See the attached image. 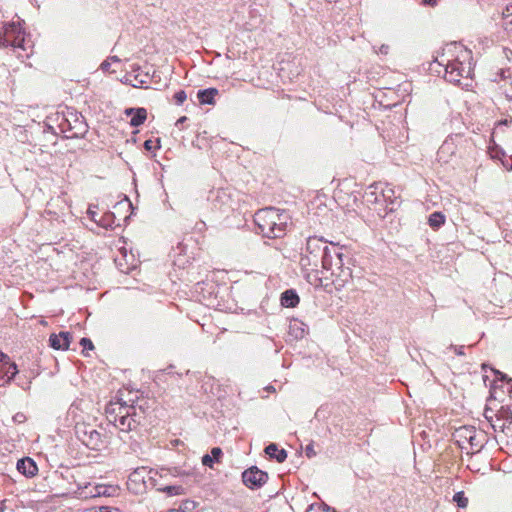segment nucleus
Segmentation results:
<instances>
[{"label": "nucleus", "mask_w": 512, "mask_h": 512, "mask_svg": "<svg viewBox=\"0 0 512 512\" xmlns=\"http://www.w3.org/2000/svg\"><path fill=\"white\" fill-rule=\"evenodd\" d=\"M439 65L445 67V77L449 82L461 84L462 79L472 76V53L462 45L451 43L447 45L440 59H436Z\"/></svg>", "instance_id": "f257e3e1"}, {"label": "nucleus", "mask_w": 512, "mask_h": 512, "mask_svg": "<svg viewBox=\"0 0 512 512\" xmlns=\"http://www.w3.org/2000/svg\"><path fill=\"white\" fill-rule=\"evenodd\" d=\"M289 216L285 212H280L274 207L261 209L255 214V223L259 232L267 238L281 237L286 229Z\"/></svg>", "instance_id": "f03ea898"}, {"label": "nucleus", "mask_w": 512, "mask_h": 512, "mask_svg": "<svg viewBox=\"0 0 512 512\" xmlns=\"http://www.w3.org/2000/svg\"><path fill=\"white\" fill-rule=\"evenodd\" d=\"M12 46L15 48H25V32L20 22H12L4 26L3 30V47Z\"/></svg>", "instance_id": "7ed1b4c3"}, {"label": "nucleus", "mask_w": 512, "mask_h": 512, "mask_svg": "<svg viewBox=\"0 0 512 512\" xmlns=\"http://www.w3.org/2000/svg\"><path fill=\"white\" fill-rule=\"evenodd\" d=\"M75 431L78 439L90 449L97 450L103 444L101 434L91 425L78 423Z\"/></svg>", "instance_id": "20e7f679"}, {"label": "nucleus", "mask_w": 512, "mask_h": 512, "mask_svg": "<svg viewBox=\"0 0 512 512\" xmlns=\"http://www.w3.org/2000/svg\"><path fill=\"white\" fill-rule=\"evenodd\" d=\"M17 372L16 364L10 362L6 354L0 353V387L10 384Z\"/></svg>", "instance_id": "39448f33"}, {"label": "nucleus", "mask_w": 512, "mask_h": 512, "mask_svg": "<svg viewBox=\"0 0 512 512\" xmlns=\"http://www.w3.org/2000/svg\"><path fill=\"white\" fill-rule=\"evenodd\" d=\"M243 483L251 488H258L266 483L268 475L266 472L261 471L257 467H251L245 470L242 474Z\"/></svg>", "instance_id": "423d86ee"}, {"label": "nucleus", "mask_w": 512, "mask_h": 512, "mask_svg": "<svg viewBox=\"0 0 512 512\" xmlns=\"http://www.w3.org/2000/svg\"><path fill=\"white\" fill-rule=\"evenodd\" d=\"M133 411V414L136 415V407L129 406L126 403L122 402H110L106 407V415L107 419L110 423L116 422L117 419L122 415H127L128 412Z\"/></svg>", "instance_id": "0eeeda50"}, {"label": "nucleus", "mask_w": 512, "mask_h": 512, "mask_svg": "<svg viewBox=\"0 0 512 512\" xmlns=\"http://www.w3.org/2000/svg\"><path fill=\"white\" fill-rule=\"evenodd\" d=\"M141 415L136 412V415L133 414V411L127 413V415H121L116 422H112L115 427L119 430L128 432L137 428V426L141 422Z\"/></svg>", "instance_id": "6e6552de"}, {"label": "nucleus", "mask_w": 512, "mask_h": 512, "mask_svg": "<svg viewBox=\"0 0 512 512\" xmlns=\"http://www.w3.org/2000/svg\"><path fill=\"white\" fill-rule=\"evenodd\" d=\"M71 335L69 332H60L50 336V345L57 350H66L69 347Z\"/></svg>", "instance_id": "1a4fd4ad"}, {"label": "nucleus", "mask_w": 512, "mask_h": 512, "mask_svg": "<svg viewBox=\"0 0 512 512\" xmlns=\"http://www.w3.org/2000/svg\"><path fill=\"white\" fill-rule=\"evenodd\" d=\"M78 496L81 498H95L101 497L105 494V485H91L88 484L83 488H80L77 492Z\"/></svg>", "instance_id": "9d476101"}, {"label": "nucleus", "mask_w": 512, "mask_h": 512, "mask_svg": "<svg viewBox=\"0 0 512 512\" xmlns=\"http://www.w3.org/2000/svg\"><path fill=\"white\" fill-rule=\"evenodd\" d=\"M17 469L26 476H34L38 470L35 462L31 458L19 460L17 463Z\"/></svg>", "instance_id": "9b49d317"}, {"label": "nucleus", "mask_w": 512, "mask_h": 512, "mask_svg": "<svg viewBox=\"0 0 512 512\" xmlns=\"http://www.w3.org/2000/svg\"><path fill=\"white\" fill-rule=\"evenodd\" d=\"M265 452L269 457L275 458L279 463H282L287 458V452L284 449H279L278 446L273 443L265 448Z\"/></svg>", "instance_id": "f8f14e48"}, {"label": "nucleus", "mask_w": 512, "mask_h": 512, "mask_svg": "<svg viewBox=\"0 0 512 512\" xmlns=\"http://www.w3.org/2000/svg\"><path fill=\"white\" fill-rule=\"evenodd\" d=\"M218 94V90L215 88H209L205 90H200L197 93V97L201 104H214V97Z\"/></svg>", "instance_id": "ddd939ff"}, {"label": "nucleus", "mask_w": 512, "mask_h": 512, "mask_svg": "<svg viewBox=\"0 0 512 512\" xmlns=\"http://www.w3.org/2000/svg\"><path fill=\"white\" fill-rule=\"evenodd\" d=\"M298 303L299 297L293 290H287L281 296V304L284 307H295Z\"/></svg>", "instance_id": "4468645a"}, {"label": "nucleus", "mask_w": 512, "mask_h": 512, "mask_svg": "<svg viewBox=\"0 0 512 512\" xmlns=\"http://www.w3.org/2000/svg\"><path fill=\"white\" fill-rule=\"evenodd\" d=\"M323 248V242L321 239L316 237H310L307 240L306 249L311 254H317L319 253ZM324 249H327L326 246H324Z\"/></svg>", "instance_id": "2eb2a0df"}, {"label": "nucleus", "mask_w": 512, "mask_h": 512, "mask_svg": "<svg viewBox=\"0 0 512 512\" xmlns=\"http://www.w3.org/2000/svg\"><path fill=\"white\" fill-rule=\"evenodd\" d=\"M221 456L222 450L218 447H215L211 450V455L206 454L203 456L202 463L206 466L212 467L213 462H218Z\"/></svg>", "instance_id": "dca6fc26"}, {"label": "nucleus", "mask_w": 512, "mask_h": 512, "mask_svg": "<svg viewBox=\"0 0 512 512\" xmlns=\"http://www.w3.org/2000/svg\"><path fill=\"white\" fill-rule=\"evenodd\" d=\"M146 117L147 113L144 108L137 109L130 120L131 126L137 127L141 125L146 120Z\"/></svg>", "instance_id": "f3484780"}, {"label": "nucleus", "mask_w": 512, "mask_h": 512, "mask_svg": "<svg viewBox=\"0 0 512 512\" xmlns=\"http://www.w3.org/2000/svg\"><path fill=\"white\" fill-rule=\"evenodd\" d=\"M444 222L445 216L440 212H434L429 217V225L434 229L439 228L442 224H444Z\"/></svg>", "instance_id": "a211bd4d"}, {"label": "nucleus", "mask_w": 512, "mask_h": 512, "mask_svg": "<svg viewBox=\"0 0 512 512\" xmlns=\"http://www.w3.org/2000/svg\"><path fill=\"white\" fill-rule=\"evenodd\" d=\"M119 63H120V60L117 57H111V58L105 60L101 64V68L105 72L114 73V72H116V69L112 68V65L113 64H119Z\"/></svg>", "instance_id": "6ab92c4d"}, {"label": "nucleus", "mask_w": 512, "mask_h": 512, "mask_svg": "<svg viewBox=\"0 0 512 512\" xmlns=\"http://www.w3.org/2000/svg\"><path fill=\"white\" fill-rule=\"evenodd\" d=\"M158 490L168 493L169 495H179L182 493V487L176 485H168L163 488H158Z\"/></svg>", "instance_id": "aec40b11"}, {"label": "nucleus", "mask_w": 512, "mask_h": 512, "mask_svg": "<svg viewBox=\"0 0 512 512\" xmlns=\"http://www.w3.org/2000/svg\"><path fill=\"white\" fill-rule=\"evenodd\" d=\"M453 500L457 503L459 507H466L468 504V499L464 496L463 492H458L454 495Z\"/></svg>", "instance_id": "412c9836"}, {"label": "nucleus", "mask_w": 512, "mask_h": 512, "mask_svg": "<svg viewBox=\"0 0 512 512\" xmlns=\"http://www.w3.org/2000/svg\"><path fill=\"white\" fill-rule=\"evenodd\" d=\"M457 433L459 434V436H464L465 438L469 439V441L471 442L474 438L475 432L468 428H461L457 431Z\"/></svg>", "instance_id": "4be33fe9"}, {"label": "nucleus", "mask_w": 512, "mask_h": 512, "mask_svg": "<svg viewBox=\"0 0 512 512\" xmlns=\"http://www.w3.org/2000/svg\"><path fill=\"white\" fill-rule=\"evenodd\" d=\"M186 98H187V95H186V93H185L183 90L178 91V92H177V93H175V95H174V99H175V101H176V103H177L178 105L183 104V103H184V101L186 100Z\"/></svg>", "instance_id": "5701e85b"}, {"label": "nucleus", "mask_w": 512, "mask_h": 512, "mask_svg": "<svg viewBox=\"0 0 512 512\" xmlns=\"http://www.w3.org/2000/svg\"><path fill=\"white\" fill-rule=\"evenodd\" d=\"M85 512H117V510H112L108 506H101L97 508L87 509Z\"/></svg>", "instance_id": "b1692460"}, {"label": "nucleus", "mask_w": 512, "mask_h": 512, "mask_svg": "<svg viewBox=\"0 0 512 512\" xmlns=\"http://www.w3.org/2000/svg\"><path fill=\"white\" fill-rule=\"evenodd\" d=\"M80 344L84 348H88V349H93L94 348L92 341L90 339H88V338H82L81 341H80Z\"/></svg>", "instance_id": "393cba45"}, {"label": "nucleus", "mask_w": 512, "mask_h": 512, "mask_svg": "<svg viewBox=\"0 0 512 512\" xmlns=\"http://www.w3.org/2000/svg\"><path fill=\"white\" fill-rule=\"evenodd\" d=\"M503 16L506 19L507 23L512 24V19L509 20V18L512 17V6L506 8V10L503 12Z\"/></svg>", "instance_id": "a878e982"}, {"label": "nucleus", "mask_w": 512, "mask_h": 512, "mask_svg": "<svg viewBox=\"0 0 512 512\" xmlns=\"http://www.w3.org/2000/svg\"><path fill=\"white\" fill-rule=\"evenodd\" d=\"M140 477H141V472L136 470V471H134L133 473L130 474L129 481L130 482H136V481H138L140 479Z\"/></svg>", "instance_id": "bb28decb"}, {"label": "nucleus", "mask_w": 512, "mask_h": 512, "mask_svg": "<svg viewBox=\"0 0 512 512\" xmlns=\"http://www.w3.org/2000/svg\"><path fill=\"white\" fill-rule=\"evenodd\" d=\"M88 213H89V215H90V217H91V219H92L93 221H95L96 223H99V224H100L101 226H103V227H106V226H107V224H106V223H102L100 220H97V219H96V217H95V216H96V213H95L93 210H91V208H89Z\"/></svg>", "instance_id": "cd10ccee"}, {"label": "nucleus", "mask_w": 512, "mask_h": 512, "mask_svg": "<svg viewBox=\"0 0 512 512\" xmlns=\"http://www.w3.org/2000/svg\"><path fill=\"white\" fill-rule=\"evenodd\" d=\"M450 143L448 142H445L441 147H440V150L438 152V155L441 157V154H443L445 151H448L450 149Z\"/></svg>", "instance_id": "c85d7f7f"}, {"label": "nucleus", "mask_w": 512, "mask_h": 512, "mask_svg": "<svg viewBox=\"0 0 512 512\" xmlns=\"http://www.w3.org/2000/svg\"><path fill=\"white\" fill-rule=\"evenodd\" d=\"M115 491L116 488H114L113 486H105V494L103 496H111Z\"/></svg>", "instance_id": "c756f323"}, {"label": "nucleus", "mask_w": 512, "mask_h": 512, "mask_svg": "<svg viewBox=\"0 0 512 512\" xmlns=\"http://www.w3.org/2000/svg\"><path fill=\"white\" fill-rule=\"evenodd\" d=\"M342 265H343V261H342V255L341 254H337V262L335 263V266L337 269H341L342 268Z\"/></svg>", "instance_id": "7c9ffc66"}, {"label": "nucleus", "mask_w": 512, "mask_h": 512, "mask_svg": "<svg viewBox=\"0 0 512 512\" xmlns=\"http://www.w3.org/2000/svg\"><path fill=\"white\" fill-rule=\"evenodd\" d=\"M306 455L308 457H312V456L316 455L315 451L313 450V448L311 446L306 447Z\"/></svg>", "instance_id": "2f4dec72"}, {"label": "nucleus", "mask_w": 512, "mask_h": 512, "mask_svg": "<svg viewBox=\"0 0 512 512\" xmlns=\"http://www.w3.org/2000/svg\"><path fill=\"white\" fill-rule=\"evenodd\" d=\"M122 206H127V207H131V203L129 202L128 199H126L124 202H119L115 208H120Z\"/></svg>", "instance_id": "473e14b6"}, {"label": "nucleus", "mask_w": 512, "mask_h": 512, "mask_svg": "<svg viewBox=\"0 0 512 512\" xmlns=\"http://www.w3.org/2000/svg\"><path fill=\"white\" fill-rule=\"evenodd\" d=\"M152 144H153V142H152L151 140H146V141H145V143H144V147H145V149H147V150H151V149H152V147H153V145H152Z\"/></svg>", "instance_id": "72a5a7b5"}, {"label": "nucleus", "mask_w": 512, "mask_h": 512, "mask_svg": "<svg viewBox=\"0 0 512 512\" xmlns=\"http://www.w3.org/2000/svg\"><path fill=\"white\" fill-rule=\"evenodd\" d=\"M187 120V117L183 116V117H180L177 122H176V126H179L181 124H183L185 121Z\"/></svg>", "instance_id": "f704fd0d"}, {"label": "nucleus", "mask_w": 512, "mask_h": 512, "mask_svg": "<svg viewBox=\"0 0 512 512\" xmlns=\"http://www.w3.org/2000/svg\"><path fill=\"white\" fill-rule=\"evenodd\" d=\"M422 1L429 5H434L436 3V0H422Z\"/></svg>", "instance_id": "c9c22d12"}, {"label": "nucleus", "mask_w": 512, "mask_h": 512, "mask_svg": "<svg viewBox=\"0 0 512 512\" xmlns=\"http://www.w3.org/2000/svg\"><path fill=\"white\" fill-rule=\"evenodd\" d=\"M0 45L3 47V33H0Z\"/></svg>", "instance_id": "e433bc0d"}, {"label": "nucleus", "mask_w": 512, "mask_h": 512, "mask_svg": "<svg viewBox=\"0 0 512 512\" xmlns=\"http://www.w3.org/2000/svg\"><path fill=\"white\" fill-rule=\"evenodd\" d=\"M133 112H134V110H133V109H127V110H126V113H127V114H132Z\"/></svg>", "instance_id": "4c0bfd02"}, {"label": "nucleus", "mask_w": 512, "mask_h": 512, "mask_svg": "<svg viewBox=\"0 0 512 512\" xmlns=\"http://www.w3.org/2000/svg\"><path fill=\"white\" fill-rule=\"evenodd\" d=\"M186 505H192L193 507L195 506L194 502H188ZM186 508H188V506H186Z\"/></svg>", "instance_id": "58836bf2"}, {"label": "nucleus", "mask_w": 512, "mask_h": 512, "mask_svg": "<svg viewBox=\"0 0 512 512\" xmlns=\"http://www.w3.org/2000/svg\"><path fill=\"white\" fill-rule=\"evenodd\" d=\"M386 50H387V47H384V46H383V47L381 48V52L386 53Z\"/></svg>", "instance_id": "ea45409f"}, {"label": "nucleus", "mask_w": 512, "mask_h": 512, "mask_svg": "<svg viewBox=\"0 0 512 512\" xmlns=\"http://www.w3.org/2000/svg\"><path fill=\"white\" fill-rule=\"evenodd\" d=\"M170 512H181V511H179V510H171Z\"/></svg>", "instance_id": "a19ab883"}, {"label": "nucleus", "mask_w": 512, "mask_h": 512, "mask_svg": "<svg viewBox=\"0 0 512 512\" xmlns=\"http://www.w3.org/2000/svg\"><path fill=\"white\" fill-rule=\"evenodd\" d=\"M2 511H3V509H0V512H2Z\"/></svg>", "instance_id": "79ce46f5"}]
</instances>
